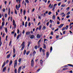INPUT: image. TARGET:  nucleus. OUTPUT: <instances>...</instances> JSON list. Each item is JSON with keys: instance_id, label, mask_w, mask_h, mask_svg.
Listing matches in <instances>:
<instances>
[{"instance_id": "52", "label": "nucleus", "mask_w": 73, "mask_h": 73, "mask_svg": "<svg viewBox=\"0 0 73 73\" xmlns=\"http://www.w3.org/2000/svg\"><path fill=\"white\" fill-rule=\"evenodd\" d=\"M10 70V68H9V67L8 69V73H9V72Z\"/></svg>"}, {"instance_id": "36", "label": "nucleus", "mask_w": 73, "mask_h": 73, "mask_svg": "<svg viewBox=\"0 0 73 73\" xmlns=\"http://www.w3.org/2000/svg\"><path fill=\"white\" fill-rule=\"evenodd\" d=\"M67 65H68V66H72V67H73V65L72 64H68Z\"/></svg>"}, {"instance_id": "32", "label": "nucleus", "mask_w": 73, "mask_h": 73, "mask_svg": "<svg viewBox=\"0 0 73 73\" xmlns=\"http://www.w3.org/2000/svg\"><path fill=\"white\" fill-rule=\"evenodd\" d=\"M27 24H28V23H27V22H26L25 23V27H27Z\"/></svg>"}, {"instance_id": "57", "label": "nucleus", "mask_w": 73, "mask_h": 73, "mask_svg": "<svg viewBox=\"0 0 73 73\" xmlns=\"http://www.w3.org/2000/svg\"><path fill=\"white\" fill-rule=\"evenodd\" d=\"M38 19H39L40 20H41V17H40L39 15H38Z\"/></svg>"}, {"instance_id": "40", "label": "nucleus", "mask_w": 73, "mask_h": 73, "mask_svg": "<svg viewBox=\"0 0 73 73\" xmlns=\"http://www.w3.org/2000/svg\"><path fill=\"white\" fill-rule=\"evenodd\" d=\"M11 12V10L10 9H9V15L10 14V13Z\"/></svg>"}, {"instance_id": "15", "label": "nucleus", "mask_w": 73, "mask_h": 73, "mask_svg": "<svg viewBox=\"0 0 73 73\" xmlns=\"http://www.w3.org/2000/svg\"><path fill=\"white\" fill-rule=\"evenodd\" d=\"M40 63L41 65H42V63H43V61L42 60H40Z\"/></svg>"}, {"instance_id": "17", "label": "nucleus", "mask_w": 73, "mask_h": 73, "mask_svg": "<svg viewBox=\"0 0 73 73\" xmlns=\"http://www.w3.org/2000/svg\"><path fill=\"white\" fill-rule=\"evenodd\" d=\"M10 56H11V54H9L7 56L6 58H9L10 57Z\"/></svg>"}, {"instance_id": "12", "label": "nucleus", "mask_w": 73, "mask_h": 73, "mask_svg": "<svg viewBox=\"0 0 73 73\" xmlns=\"http://www.w3.org/2000/svg\"><path fill=\"white\" fill-rule=\"evenodd\" d=\"M49 57V52H47L46 53V57L48 58Z\"/></svg>"}, {"instance_id": "62", "label": "nucleus", "mask_w": 73, "mask_h": 73, "mask_svg": "<svg viewBox=\"0 0 73 73\" xmlns=\"http://www.w3.org/2000/svg\"><path fill=\"white\" fill-rule=\"evenodd\" d=\"M8 62H9V60H7L6 62V63L7 64V63H8Z\"/></svg>"}, {"instance_id": "42", "label": "nucleus", "mask_w": 73, "mask_h": 73, "mask_svg": "<svg viewBox=\"0 0 73 73\" xmlns=\"http://www.w3.org/2000/svg\"><path fill=\"white\" fill-rule=\"evenodd\" d=\"M17 32V33L18 34H19V33L20 32V30H19V29H18Z\"/></svg>"}, {"instance_id": "29", "label": "nucleus", "mask_w": 73, "mask_h": 73, "mask_svg": "<svg viewBox=\"0 0 73 73\" xmlns=\"http://www.w3.org/2000/svg\"><path fill=\"white\" fill-rule=\"evenodd\" d=\"M29 53H30V51H29L27 52L26 55H28L29 54Z\"/></svg>"}, {"instance_id": "63", "label": "nucleus", "mask_w": 73, "mask_h": 73, "mask_svg": "<svg viewBox=\"0 0 73 73\" xmlns=\"http://www.w3.org/2000/svg\"><path fill=\"white\" fill-rule=\"evenodd\" d=\"M57 5V4H54V7H56V5Z\"/></svg>"}, {"instance_id": "43", "label": "nucleus", "mask_w": 73, "mask_h": 73, "mask_svg": "<svg viewBox=\"0 0 73 73\" xmlns=\"http://www.w3.org/2000/svg\"><path fill=\"white\" fill-rule=\"evenodd\" d=\"M70 12L69 11L67 13V15H70Z\"/></svg>"}, {"instance_id": "21", "label": "nucleus", "mask_w": 73, "mask_h": 73, "mask_svg": "<svg viewBox=\"0 0 73 73\" xmlns=\"http://www.w3.org/2000/svg\"><path fill=\"white\" fill-rule=\"evenodd\" d=\"M27 53V51L26 50H24V55H25V54H26V53Z\"/></svg>"}, {"instance_id": "23", "label": "nucleus", "mask_w": 73, "mask_h": 73, "mask_svg": "<svg viewBox=\"0 0 73 73\" xmlns=\"http://www.w3.org/2000/svg\"><path fill=\"white\" fill-rule=\"evenodd\" d=\"M43 48H44V49H46V45H45V44H43Z\"/></svg>"}, {"instance_id": "6", "label": "nucleus", "mask_w": 73, "mask_h": 73, "mask_svg": "<svg viewBox=\"0 0 73 73\" xmlns=\"http://www.w3.org/2000/svg\"><path fill=\"white\" fill-rule=\"evenodd\" d=\"M21 67H19L18 70V73H20V71H21Z\"/></svg>"}, {"instance_id": "44", "label": "nucleus", "mask_w": 73, "mask_h": 73, "mask_svg": "<svg viewBox=\"0 0 73 73\" xmlns=\"http://www.w3.org/2000/svg\"><path fill=\"white\" fill-rule=\"evenodd\" d=\"M42 48H40L39 50L40 52H41L42 51Z\"/></svg>"}, {"instance_id": "27", "label": "nucleus", "mask_w": 73, "mask_h": 73, "mask_svg": "<svg viewBox=\"0 0 73 73\" xmlns=\"http://www.w3.org/2000/svg\"><path fill=\"white\" fill-rule=\"evenodd\" d=\"M15 73H17V69H15L14 70Z\"/></svg>"}, {"instance_id": "64", "label": "nucleus", "mask_w": 73, "mask_h": 73, "mask_svg": "<svg viewBox=\"0 0 73 73\" xmlns=\"http://www.w3.org/2000/svg\"><path fill=\"white\" fill-rule=\"evenodd\" d=\"M16 57V54H15L14 55H13V58H15Z\"/></svg>"}, {"instance_id": "11", "label": "nucleus", "mask_w": 73, "mask_h": 73, "mask_svg": "<svg viewBox=\"0 0 73 73\" xmlns=\"http://www.w3.org/2000/svg\"><path fill=\"white\" fill-rule=\"evenodd\" d=\"M23 15H25V13H26V11L25 10H24L23 11Z\"/></svg>"}, {"instance_id": "61", "label": "nucleus", "mask_w": 73, "mask_h": 73, "mask_svg": "<svg viewBox=\"0 0 73 73\" xmlns=\"http://www.w3.org/2000/svg\"><path fill=\"white\" fill-rule=\"evenodd\" d=\"M51 13H52V12H49L48 13V15H50L51 14Z\"/></svg>"}, {"instance_id": "18", "label": "nucleus", "mask_w": 73, "mask_h": 73, "mask_svg": "<svg viewBox=\"0 0 73 73\" xmlns=\"http://www.w3.org/2000/svg\"><path fill=\"white\" fill-rule=\"evenodd\" d=\"M21 36V34L20 35H19L17 36V39H19V37H20V36Z\"/></svg>"}, {"instance_id": "30", "label": "nucleus", "mask_w": 73, "mask_h": 73, "mask_svg": "<svg viewBox=\"0 0 73 73\" xmlns=\"http://www.w3.org/2000/svg\"><path fill=\"white\" fill-rule=\"evenodd\" d=\"M52 49H53V48H52V47H51L50 48V53H51V52H52Z\"/></svg>"}, {"instance_id": "45", "label": "nucleus", "mask_w": 73, "mask_h": 73, "mask_svg": "<svg viewBox=\"0 0 73 73\" xmlns=\"http://www.w3.org/2000/svg\"><path fill=\"white\" fill-rule=\"evenodd\" d=\"M36 51H34L33 52V54H34V55H35V54H36Z\"/></svg>"}, {"instance_id": "24", "label": "nucleus", "mask_w": 73, "mask_h": 73, "mask_svg": "<svg viewBox=\"0 0 73 73\" xmlns=\"http://www.w3.org/2000/svg\"><path fill=\"white\" fill-rule=\"evenodd\" d=\"M41 40L40 39V40L38 41V44L40 45V42H41Z\"/></svg>"}, {"instance_id": "60", "label": "nucleus", "mask_w": 73, "mask_h": 73, "mask_svg": "<svg viewBox=\"0 0 73 73\" xmlns=\"http://www.w3.org/2000/svg\"><path fill=\"white\" fill-rule=\"evenodd\" d=\"M35 49H37V46H35Z\"/></svg>"}, {"instance_id": "47", "label": "nucleus", "mask_w": 73, "mask_h": 73, "mask_svg": "<svg viewBox=\"0 0 73 73\" xmlns=\"http://www.w3.org/2000/svg\"><path fill=\"white\" fill-rule=\"evenodd\" d=\"M1 45H2V42L1 41H0V47L1 46Z\"/></svg>"}, {"instance_id": "55", "label": "nucleus", "mask_w": 73, "mask_h": 73, "mask_svg": "<svg viewBox=\"0 0 73 73\" xmlns=\"http://www.w3.org/2000/svg\"><path fill=\"white\" fill-rule=\"evenodd\" d=\"M53 21H52V20H50L49 21V22L50 23H52V22Z\"/></svg>"}, {"instance_id": "53", "label": "nucleus", "mask_w": 73, "mask_h": 73, "mask_svg": "<svg viewBox=\"0 0 73 73\" xmlns=\"http://www.w3.org/2000/svg\"><path fill=\"white\" fill-rule=\"evenodd\" d=\"M11 44H12V41H10L9 44V45L10 46L11 45Z\"/></svg>"}, {"instance_id": "14", "label": "nucleus", "mask_w": 73, "mask_h": 73, "mask_svg": "<svg viewBox=\"0 0 73 73\" xmlns=\"http://www.w3.org/2000/svg\"><path fill=\"white\" fill-rule=\"evenodd\" d=\"M13 53H14V54H15V52H16V50L15 49V48H13Z\"/></svg>"}, {"instance_id": "9", "label": "nucleus", "mask_w": 73, "mask_h": 73, "mask_svg": "<svg viewBox=\"0 0 73 73\" xmlns=\"http://www.w3.org/2000/svg\"><path fill=\"white\" fill-rule=\"evenodd\" d=\"M30 38L31 39H33L34 38V35H31L30 36Z\"/></svg>"}, {"instance_id": "51", "label": "nucleus", "mask_w": 73, "mask_h": 73, "mask_svg": "<svg viewBox=\"0 0 73 73\" xmlns=\"http://www.w3.org/2000/svg\"><path fill=\"white\" fill-rule=\"evenodd\" d=\"M8 38V35H7L6 37V41H8V40H7V38Z\"/></svg>"}, {"instance_id": "38", "label": "nucleus", "mask_w": 73, "mask_h": 73, "mask_svg": "<svg viewBox=\"0 0 73 73\" xmlns=\"http://www.w3.org/2000/svg\"><path fill=\"white\" fill-rule=\"evenodd\" d=\"M68 69V68H64L62 70H67Z\"/></svg>"}, {"instance_id": "7", "label": "nucleus", "mask_w": 73, "mask_h": 73, "mask_svg": "<svg viewBox=\"0 0 73 73\" xmlns=\"http://www.w3.org/2000/svg\"><path fill=\"white\" fill-rule=\"evenodd\" d=\"M36 38H41V36L39 34H37L36 35Z\"/></svg>"}, {"instance_id": "16", "label": "nucleus", "mask_w": 73, "mask_h": 73, "mask_svg": "<svg viewBox=\"0 0 73 73\" xmlns=\"http://www.w3.org/2000/svg\"><path fill=\"white\" fill-rule=\"evenodd\" d=\"M6 70V67H5L3 68V72H5V71Z\"/></svg>"}, {"instance_id": "5", "label": "nucleus", "mask_w": 73, "mask_h": 73, "mask_svg": "<svg viewBox=\"0 0 73 73\" xmlns=\"http://www.w3.org/2000/svg\"><path fill=\"white\" fill-rule=\"evenodd\" d=\"M20 7H21V5H20V4H19L18 5H18H16V9H17V10H19V8H20Z\"/></svg>"}, {"instance_id": "20", "label": "nucleus", "mask_w": 73, "mask_h": 73, "mask_svg": "<svg viewBox=\"0 0 73 73\" xmlns=\"http://www.w3.org/2000/svg\"><path fill=\"white\" fill-rule=\"evenodd\" d=\"M69 27V25H66L65 27V29H66V30H67L68 29V28Z\"/></svg>"}, {"instance_id": "2", "label": "nucleus", "mask_w": 73, "mask_h": 73, "mask_svg": "<svg viewBox=\"0 0 73 73\" xmlns=\"http://www.w3.org/2000/svg\"><path fill=\"white\" fill-rule=\"evenodd\" d=\"M25 44V42H23V43L21 44V46H22V48H21V50H23L24 49V48H25V45L24 44Z\"/></svg>"}, {"instance_id": "56", "label": "nucleus", "mask_w": 73, "mask_h": 73, "mask_svg": "<svg viewBox=\"0 0 73 73\" xmlns=\"http://www.w3.org/2000/svg\"><path fill=\"white\" fill-rule=\"evenodd\" d=\"M64 14V13H62L60 14V15H63Z\"/></svg>"}, {"instance_id": "39", "label": "nucleus", "mask_w": 73, "mask_h": 73, "mask_svg": "<svg viewBox=\"0 0 73 73\" xmlns=\"http://www.w3.org/2000/svg\"><path fill=\"white\" fill-rule=\"evenodd\" d=\"M30 44H31V42H28V47H29V45H30Z\"/></svg>"}, {"instance_id": "59", "label": "nucleus", "mask_w": 73, "mask_h": 73, "mask_svg": "<svg viewBox=\"0 0 73 73\" xmlns=\"http://www.w3.org/2000/svg\"><path fill=\"white\" fill-rule=\"evenodd\" d=\"M63 34V35H65V31H64L62 32Z\"/></svg>"}, {"instance_id": "37", "label": "nucleus", "mask_w": 73, "mask_h": 73, "mask_svg": "<svg viewBox=\"0 0 73 73\" xmlns=\"http://www.w3.org/2000/svg\"><path fill=\"white\" fill-rule=\"evenodd\" d=\"M62 31H65V27H63L62 28Z\"/></svg>"}, {"instance_id": "54", "label": "nucleus", "mask_w": 73, "mask_h": 73, "mask_svg": "<svg viewBox=\"0 0 73 73\" xmlns=\"http://www.w3.org/2000/svg\"><path fill=\"white\" fill-rule=\"evenodd\" d=\"M28 25L29 26V27H30V26H31V22H29L28 24Z\"/></svg>"}, {"instance_id": "35", "label": "nucleus", "mask_w": 73, "mask_h": 73, "mask_svg": "<svg viewBox=\"0 0 73 73\" xmlns=\"http://www.w3.org/2000/svg\"><path fill=\"white\" fill-rule=\"evenodd\" d=\"M2 26L3 27V26H4V25L5 24H4V22H2Z\"/></svg>"}, {"instance_id": "19", "label": "nucleus", "mask_w": 73, "mask_h": 73, "mask_svg": "<svg viewBox=\"0 0 73 73\" xmlns=\"http://www.w3.org/2000/svg\"><path fill=\"white\" fill-rule=\"evenodd\" d=\"M30 32H27L26 33V35H29L30 34Z\"/></svg>"}, {"instance_id": "46", "label": "nucleus", "mask_w": 73, "mask_h": 73, "mask_svg": "<svg viewBox=\"0 0 73 73\" xmlns=\"http://www.w3.org/2000/svg\"><path fill=\"white\" fill-rule=\"evenodd\" d=\"M43 1H44L45 3H47V0H43Z\"/></svg>"}, {"instance_id": "22", "label": "nucleus", "mask_w": 73, "mask_h": 73, "mask_svg": "<svg viewBox=\"0 0 73 73\" xmlns=\"http://www.w3.org/2000/svg\"><path fill=\"white\" fill-rule=\"evenodd\" d=\"M46 29V27H45V26H44L42 28V30H44V31H45Z\"/></svg>"}, {"instance_id": "49", "label": "nucleus", "mask_w": 73, "mask_h": 73, "mask_svg": "<svg viewBox=\"0 0 73 73\" xmlns=\"http://www.w3.org/2000/svg\"><path fill=\"white\" fill-rule=\"evenodd\" d=\"M69 8H70V7H67V8H66V11H68V10H69Z\"/></svg>"}, {"instance_id": "28", "label": "nucleus", "mask_w": 73, "mask_h": 73, "mask_svg": "<svg viewBox=\"0 0 73 73\" xmlns=\"http://www.w3.org/2000/svg\"><path fill=\"white\" fill-rule=\"evenodd\" d=\"M56 18V16L55 15H53V17H52V19L53 20H54Z\"/></svg>"}, {"instance_id": "13", "label": "nucleus", "mask_w": 73, "mask_h": 73, "mask_svg": "<svg viewBox=\"0 0 73 73\" xmlns=\"http://www.w3.org/2000/svg\"><path fill=\"white\" fill-rule=\"evenodd\" d=\"M5 62H4L3 63V65L2 66V68H4V67L5 66Z\"/></svg>"}, {"instance_id": "31", "label": "nucleus", "mask_w": 73, "mask_h": 73, "mask_svg": "<svg viewBox=\"0 0 73 73\" xmlns=\"http://www.w3.org/2000/svg\"><path fill=\"white\" fill-rule=\"evenodd\" d=\"M66 6V5H65V4H63L61 5V7H65Z\"/></svg>"}, {"instance_id": "10", "label": "nucleus", "mask_w": 73, "mask_h": 73, "mask_svg": "<svg viewBox=\"0 0 73 73\" xmlns=\"http://www.w3.org/2000/svg\"><path fill=\"white\" fill-rule=\"evenodd\" d=\"M12 64V60H11L9 62V66H10V65H11Z\"/></svg>"}, {"instance_id": "33", "label": "nucleus", "mask_w": 73, "mask_h": 73, "mask_svg": "<svg viewBox=\"0 0 73 73\" xmlns=\"http://www.w3.org/2000/svg\"><path fill=\"white\" fill-rule=\"evenodd\" d=\"M18 61L19 62H20V63L21 62V58H20L19 59Z\"/></svg>"}, {"instance_id": "50", "label": "nucleus", "mask_w": 73, "mask_h": 73, "mask_svg": "<svg viewBox=\"0 0 73 73\" xmlns=\"http://www.w3.org/2000/svg\"><path fill=\"white\" fill-rule=\"evenodd\" d=\"M25 2L27 3H29V1H28V0H25Z\"/></svg>"}, {"instance_id": "34", "label": "nucleus", "mask_w": 73, "mask_h": 73, "mask_svg": "<svg viewBox=\"0 0 73 73\" xmlns=\"http://www.w3.org/2000/svg\"><path fill=\"white\" fill-rule=\"evenodd\" d=\"M21 14H22L23 13V9H21L20 11Z\"/></svg>"}, {"instance_id": "48", "label": "nucleus", "mask_w": 73, "mask_h": 73, "mask_svg": "<svg viewBox=\"0 0 73 73\" xmlns=\"http://www.w3.org/2000/svg\"><path fill=\"white\" fill-rule=\"evenodd\" d=\"M1 45H2V42L1 41H0V47L1 46Z\"/></svg>"}, {"instance_id": "3", "label": "nucleus", "mask_w": 73, "mask_h": 73, "mask_svg": "<svg viewBox=\"0 0 73 73\" xmlns=\"http://www.w3.org/2000/svg\"><path fill=\"white\" fill-rule=\"evenodd\" d=\"M13 25H14V29H15L16 28V23H15V21H14V20L13 19Z\"/></svg>"}, {"instance_id": "1", "label": "nucleus", "mask_w": 73, "mask_h": 73, "mask_svg": "<svg viewBox=\"0 0 73 73\" xmlns=\"http://www.w3.org/2000/svg\"><path fill=\"white\" fill-rule=\"evenodd\" d=\"M31 66L32 67H33V66L35 65V62H34V58H32L31 61Z\"/></svg>"}, {"instance_id": "8", "label": "nucleus", "mask_w": 73, "mask_h": 73, "mask_svg": "<svg viewBox=\"0 0 73 73\" xmlns=\"http://www.w3.org/2000/svg\"><path fill=\"white\" fill-rule=\"evenodd\" d=\"M64 25V24H61L58 27V28H61L63 27V25Z\"/></svg>"}, {"instance_id": "58", "label": "nucleus", "mask_w": 73, "mask_h": 73, "mask_svg": "<svg viewBox=\"0 0 73 73\" xmlns=\"http://www.w3.org/2000/svg\"><path fill=\"white\" fill-rule=\"evenodd\" d=\"M58 31V29L57 28V29H56V30L54 31V32H56V31Z\"/></svg>"}, {"instance_id": "41", "label": "nucleus", "mask_w": 73, "mask_h": 73, "mask_svg": "<svg viewBox=\"0 0 73 73\" xmlns=\"http://www.w3.org/2000/svg\"><path fill=\"white\" fill-rule=\"evenodd\" d=\"M15 13L16 14V15H17V11L16 9L15 10Z\"/></svg>"}, {"instance_id": "4", "label": "nucleus", "mask_w": 73, "mask_h": 73, "mask_svg": "<svg viewBox=\"0 0 73 73\" xmlns=\"http://www.w3.org/2000/svg\"><path fill=\"white\" fill-rule=\"evenodd\" d=\"M17 61L16 60H15L14 68H16V67L17 64Z\"/></svg>"}, {"instance_id": "25", "label": "nucleus", "mask_w": 73, "mask_h": 73, "mask_svg": "<svg viewBox=\"0 0 73 73\" xmlns=\"http://www.w3.org/2000/svg\"><path fill=\"white\" fill-rule=\"evenodd\" d=\"M41 28H42V27H41V26H40L39 27V31H40V30L41 29Z\"/></svg>"}, {"instance_id": "26", "label": "nucleus", "mask_w": 73, "mask_h": 73, "mask_svg": "<svg viewBox=\"0 0 73 73\" xmlns=\"http://www.w3.org/2000/svg\"><path fill=\"white\" fill-rule=\"evenodd\" d=\"M5 32L6 33H8V29H7V28H5Z\"/></svg>"}]
</instances>
